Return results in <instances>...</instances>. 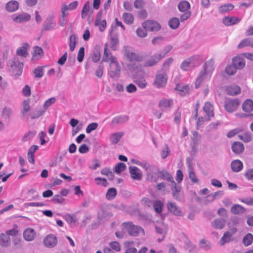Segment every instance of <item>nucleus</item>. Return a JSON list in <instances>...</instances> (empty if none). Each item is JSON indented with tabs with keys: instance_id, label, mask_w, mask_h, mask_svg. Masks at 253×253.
<instances>
[{
	"instance_id": "f257e3e1",
	"label": "nucleus",
	"mask_w": 253,
	"mask_h": 253,
	"mask_svg": "<svg viewBox=\"0 0 253 253\" xmlns=\"http://www.w3.org/2000/svg\"><path fill=\"white\" fill-rule=\"evenodd\" d=\"M123 50L125 57L130 62V63L128 64L129 69L133 70L137 69V62L142 61V56L133 52L130 47L127 46L124 47Z\"/></svg>"
},
{
	"instance_id": "f03ea898",
	"label": "nucleus",
	"mask_w": 253,
	"mask_h": 253,
	"mask_svg": "<svg viewBox=\"0 0 253 253\" xmlns=\"http://www.w3.org/2000/svg\"><path fill=\"white\" fill-rule=\"evenodd\" d=\"M122 230L126 231L130 236H137L140 233L144 234V230L140 226H135L132 222H124L122 224Z\"/></svg>"
},
{
	"instance_id": "7ed1b4c3",
	"label": "nucleus",
	"mask_w": 253,
	"mask_h": 253,
	"mask_svg": "<svg viewBox=\"0 0 253 253\" xmlns=\"http://www.w3.org/2000/svg\"><path fill=\"white\" fill-rule=\"evenodd\" d=\"M121 71V66L117 59L115 56H111V61L109 65V75L111 78L116 79L119 77Z\"/></svg>"
},
{
	"instance_id": "20e7f679",
	"label": "nucleus",
	"mask_w": 253,
	"mask_h": 253,
	"mask_svg": "<svg viewBox=\"0 0 253 253\" xmlns=\"http://www.w3.org/2000/svg\"><path fill=\"white\" fill-rule=\"evenodd\" d=\"M240 103V101L237 98L227 99L224 103V108L228 112L232 113L237 110Z\"/></svg>"
},
{
	"instance_id": "39448f33",
	"label": "nucleus",
	"mask_w": 253,
	"mask_h": 253,
	"mask_svg": "<svg viewBox=\"0 0 253 253\" xmlns=\"http://www.w3.org/2000/svg\"><path fill=\"white\" fill-rule=\"evenodd\" d=\"M168 81V76L165 72L161 71L158 72L155 77L154 84L157 87L165 86Z\"/></svg>"
},
{
	"instance_id": "423d86ee",
	"label": "nucleus",
	"mask_w": 253,
	"mask_h": 253,
	"mask_svg": "<svg viewBox=\"0 0 253 253\" xmlns=\"http://www.w3.org/2000/svg\"><path fill=\"white\" fill-rule=\"evenodd\" d=\"M237 232L236 228H232L226 231L220 239V245H224L226 243H229L234 240L233 235Z\"/></svg>"
},
{
	"instance_id": "0eeeda50",
	"label": "nucleus",
	"mask_w": 253,
	"mask_h": 253,
	"mask_svg": "<svg viewBox=\"0 0 253 253\" xmlns=\"http://www.w3.org/2000/svg\"><path fill=\"white\" fill-rule=\"evenodd\" d=\"M142 27L150 31H158L160 29V24L154 20H147L142 23Z\"/></svg>"
},
{
	"instance_id": "6e6552de",
	"label": "nucleus",
	"mask_w": 253,
	"mask_h": 253,
	"mask_svg": "<svg viewBox=\"0 0 253 253\" xmlns=\"http://www.w3.org/2000/svg\"><path fill=\"white\" fill-rule=\"evenodd\" d=\"M57 238L52 234L47 235L43 241L44 245L49 248L54 247L57 245Z\"/></svg>"
},
{
	"instance_id": "1a4fd4ad",
	"label": "nucleus",
	"mask_w": 253,
	"mask_h": 253,
	"mask_svg": "<svg viewBox=\"0 0 253 253\" xmlns=\"http://www.w3.org/2000/svg\"><path fill=\"white\" fill-rule=\"evenodd\" d=\"M214 62L212 59L207 61L203 66V70H202L208 75V77H211L212 72L214 69Z\"/></svg>"
},
{
	"instance_id": "9d476101",
	"label": "nucleus",
	"mask_w": 253,
	"mask_h": 253,
	"mask_svg": "<svg viewBox=\"0 0 253 253\" xmlns=\"http://www.w3.org/2000/svg\"><path fill=\"white\" fill-rule=\"evenodd\" d=\"M12 20L16 23H23L29 21L31 18L30 15L26 13L15 14L11 16Z\"/></svg>"
},
{
	"instance_id": "9b49d317",
	"label": "nucleus",
	"mask_w": 253,
	"mask_h": 253,
	"mask_svg": "<svg viewBox=\"0 0 253 253\" xmlns=\"http://www.w3.org/2000/svg\"><path fill=\"white\" fill-rule=\"evenodd\" d=\"M102 13L98 12L96 16L94 25L95 26L98 27L99 31L103 32L105 30L106 27V21L104 19H102Z\"/></svg>"
},
{
	"instance_id": "f8f14e48",
	"label": "nucleus",
	"mask_w": 253,
	"mask_h": 253,
	"mask_svg": "<svg viewBox=\"0 0 253 253\" xmlns=\"http://www.w3.org/2000/svg\"><path fill=\"white\" fill-rule=\"evenodd\" d=\"M129 172L131 177L134 180H140L142 177L141 170L136 167H130Z\"/></svg>"
},
{
	"instance_id": "ddd939ff",
	"label": "nucleus",
	"mask_w": 253,
	"mask_h": 253,
	"mask_svg": "<svg viewBox=\"0 0 253 253\" xmlns=\"http://www.w3.org/2000/svg\"><path fill=\"white\" fill-rule=\"evenodd\" d=\"M231 149L234 153L240 155L243 153L245 150L244 144L240 141H235L232 144Z\"/></svg>"
},
{
	"instance_id": "4468645a",
	"label": "nucleus",
	"mask_w": 253,
	"mask_h": 253,
	"mask_svg": "<svg viewBox=\"0 0 253 253\" xmlns=\"http://www.w3.org/2000/svg\"><path fill=\"white\" fill-rule=\"evenodd\" d=\"M29 44L27 43H24L21 47L17 49L16 54L19 56L26 58L29 55L28 49H29Z\"/></svg>"
},
{
	"instance_id": "2eb2a0df",
	"label": "nucleus",
	"mask_w": 253,
	"mask_h": 253,
	"mask_svg": "<svg viewBox=\"0 0 253 253\" xmlns=\"http://www.w3.org/2000/svg\"><path fill=\"white\" fill-rule=\"evenodd\" d=\"M208 75L203 71H201L199 75L196 79L195 82V86L196 88L200 87L201 84L206 81H209L211 77H208Z\"/></svg>"
},
{
	"instance_id": "dca6fc26",
	"label": "nucleus",
	"mask_w": 253,
	"mask_h": 253,
	"mask_svg": "<svg viewBox=\"0 0 253 253\" xmlns=\"http://www.w3.org/2000/svg\"><path fill=\"white\" fill-rule=\"evenodd\" d=\"M167 208L169 211L176 215L181 216L182 215V212L180 209L174 202H168L167 204Z\"/></svg>"
},
{
	"instance_id": "f3484780",
	"label": "nucleus",
	"mask_w": 253,
	"mask_h": 253,
	"mask_svg": "<svg viewBox=\"0 0 253 253\" xmlns=\"http://www.w3.org/2000/svg\"><path fill=\"white\" fill-rule=\"evenodd\" d=\"M225 91L228 95H237L241 93V88L236 84H232L226 86Z\"/></svg>"
},
{
	"instance_id": "a211bd4d",
	"label": "nucleus",
	"mask_w": 253,
	"mask_h": 253,
	"mask_svg": "<svg viewBox=\"0 0 253 253\" xmlns=\"http://www.w3.org/2000/svg\"><path fill=\"white\" fill-rule=\"evenodd\" d=\"M164 58V55L159 54V53L155 54L151 56L145 63L146 66H152L158 63L162 58Z\"/></svg>"
},
{
	"instance_id": "6ab92c4d",
	"label": "nucleus",
	"mask_w": 253,
	"mask_h": 253,
	"mask_svg": "<svg viewBox=\"0 0 253 253\" xmlns=\"http://www.w3.org/2000/svg\"><path fill=\"white\" fill-rule=\"evenodd\" d=\"M36 235L35 231L31 228H27L23 232V238L27 241H33Z\"/></svg>"
},
{
	"instance_id": "aec40b11",
	"label": "nucleus",
	"mask_w": 253,
	"mask_h": 253,
	"mask_svg": "<svg viewBox=\"0 0 253 253\" xmlns=\"http://www.w3.org/2000/svg\"><path fill=\"white\" fill-rule=\"evenodd\" d=\"M93 10L90 7V2L88 1H86L84 4L81 12V17L83 19H85L87 16H90L92 14Z\"/></svg>"
},
{
	"instance_id": "412c9836",
	"label": "nucleus",
	"mask_w": 253,
	"mask_h": 253,
	"mask_svg": "<svg viewBox=\"0 0 253 253\" xmlns=\"http://www.w3.org/2000/svg\"><path fill=\"white\" fill-rule=\"evenodd\" d=\"M175 90L178 91L179 93L185 94H189L191 93L192 87L189 85L184 84H177L175 87Z\"/></svg>"
},
{
	"instance_id": "4be33fe9",
	"label": "nucleus",
	"mask_w": 253,
	"mask_h": 253,
	"mask_svg": "<svg viewBox=\"0 0 253 253\" xmlns=\"http://www.w3.org/2000/svg\"><path fill=\"white\" fill-rule=\"evenodd\" d=\"M232 64L237 69H241L245 65L244 59L241 56H237L232 59Z\"/></svg>"
},
{
	"instance_id": "5701e85b",
	"label": "nucleus",
	"mask_w": 253,
	"mask_h": 253,
	"mask_svg": "<svg viewBox=\"0 0 253 253\" xmlns=\"http://www.w3.org/2000/svg\"><path fill=\"white\" fill-rule=\"evenodd\" d=\"M33 50L32 58L33 61L39 60L43 56L44 53L41 47L34 46Z\"/></svg>"
},
{
	"instance_id": "b1692460",
	"label": "nucleus",
	"mask_w": 253,
	"mask_h": 253,
	"mask_svg": "<svg viewBox=\"0 0 253 253\" xmlns=\"http://www.w3.org/2000/svg\"><path fill=\"white\" fill-rule=\"evenodd\" d=\"M239 139L245 143H249L252 140V134L250 132L245 131L243 128V132L238 134Z\"/></svg>"
},
{
	"instance_id": "393cba45",
	"label": "nucleus",
	"mask_w": 253,
	"mask_h": 253,
	"mask_svg": "<svg viewBox=\"0 0 253 253\" xmlns=\"http://www.w3.org/2000/svg\"><path fill=\"white\" fill-rule=\"evenodd\" d=\"M241 19L236 17H225L223 19V23L226 26H231L238 23Z\"/></svg>"
},
{
	"instance_id": "a878e982",
	"label": "nucleus",
	"mask_w": 253,
	"mask_h": 253,
	"mask_svg": "<svg viewBox=\"0 0 253 253\" xmlns=\"http://www.w3.org/2000/svg\"><path fill=\"white\" fill-rule=\"evenodd\" d=\"M230 211L234 214H241L244 213L246 209L240 205L236 204L231 208Z\"/></svg>"
},
{
	"instance_id": "bb28decb",
	"label": "nucleus",
	"mask_w": 253,
	"mask_h": 253,
	"mask_svg": "<svg viewBox=\"0 0 253 253\" xmlns=\"http://www.w3.org/2000/svg\"><path fill=\"white\" fill-rule=\"evenodd\" d=\"M231 168L234 172H237L243 169V164L240 160H235L231 162Z\"/></svg>"
},
{
	"instance_id": "cd10ccee",
	"label": "nucleus",
	"mask_w": 253,
	"mask_h": 253,
	"mask_svg": "<svg viewBox=\"0 0 253 253\" xmlns=\"http://www.w3.org/2000/svg\"><path fill=\"white\" fill-rule=\"evenodd\" d=\"M181 187L180 186L177 185L176 183L175 182H173L172 183V194L173 197L176 200H179L180 199L179 195L181 192Z\"/></svg>"
},
{
	"instance_id": "c85d7f7f",
	"label": "nucleus",
	"mask_w": 253,
	"mask_h": 253,
	"mask_svg": "<svg viewBox=\"0 0 253 253\" xmlns=\"http://www.w3.org/2000/svg\"><path fill=\"white\" fill-rule=\"evenodd\" d=\"M203 109L205 113L209 117L208 120H210V118L213 116V111L212 105L209 102L205 103Z\"/></svg>"
},
{
	"instance_id": "c756f323",
	"label": "nucleus",
	"mask_w": 253,
	"mask_h": 253,
	"mask_svg": "<svg viewBox=\"0 0 253 253\" xmlns=\"http://www.w3.org/2000/svg\"><path fill=\"white\" fill-rule=\"evenodd\" d=\"M173 104V101L171 99H163L160 101L159 106L162 110H166L170 108Z\"/></svg>"
},
{
	"instance_id": "7c9ffc66",
	"label": "nucleus",
	"mask_w": 253,
	"mask_h": 253,
	"mask_svg": "<svg viewBox=\"0 0 253 253\" xmlns=\"http://www.w3.org/2000/svg\"><path fill=\"white\" fill-rule=\"evenodd\" d=\"M19 7V3L17 1L11 0L7 3L5 6L6 10L9 12H14Z\"/></svg>"
},
{
	"instance_id": "2f4dec72",
	"label": "nucleus",
	"mask_w": 253,
	"mask_h": 253,
	"mask_svg": "<svg viewBox=\"0 0 253 253\" xmlns=\"http://www.w3.org/2000/svg\"><path fill=\"white\" fill-rule=\"evenodd\" d=\"M53 19V16H49L47 18L44 26V28L46 30L53 29L55 28L56 22L54 21Z\"/></svg>"
},
{
	"instance_id": "473e14b6",
	"label": "nucleus",
	"mask_w": 253,
	"mask_h": 253,
	"mask_svg": "<svg viewBox=\"0 0 253 253\" xmlns=\"http://www.w3.org/2000/svg\"><path fill=\"white\" fill-rule=\"evenodd\" d=\"M119 44L118 37L116 35H110V46L113 50H117V45Z\"/></svg>"
},
{
	"instance_id": "72a5a7b5",
	"label": "nucleus",
	"mask_w": 253,
	"mask_h": 253,
	"mask_svg": "<svg viewBox=\"0 0 253 253\" xmlns=\"http://www.w3.org/2000/svg\"><path fill=\"white\" fill-rule=\"evenodd\" d=\"M188 176L193 183H198L199 180L197 178L194 169L191 164H189L188 167Z\"/></svg>"
},
{
	"instance_id": "f704fd0d",
	"label": "nucleus",
	"mask_w": 253,
	"mask_h": 253,
	"mask_svg": "<svg viewBox=\"0 0 253 253\" xmlns=\"http://www.w3.org/2000/svg\"><path fill=\"white\" fill-rule=\"evenodd\" d=\"M243 110L246 112H250L253 110V101L247 99L242 104Z\"/></svg>"
},
{
	"instance_id": "c9c22d12",
	"label": "nucleus",
	"mask_w": 253,
	"mask_h": 253,
	"mask_svg": "<svg viewBox=\"0 0 253 253\" xmlns=\"http://www.w3.org/2000/svg\"><path fill=\"white\" fill-rule=\"evenodd\" d=\"M128 120V116L126 115H120L114 118L112 120V124L113 125L122 124L127 122Z\"/></svg>"
},
{
	"instance_id": "e433bc0d",
	"label": "nucleus",
	"mask_w": 253,
	"mask_h": 253,
	"mask_svg": "<svg viewBox=\"0 0 253 253\" xmlns=\"http://www.w3.org/2000/svg\"><path fill=\"white\" fill-rule=\"evenodd\" d=\"M193 58H189L185 60L181 64L180 68L183 71L189 70L193 64Z\"/></svg>"
},
{
	"instance_id": "4c0bfd02",
	"label": "nucleus",
	"mask_w": 253,
	"mask_h": 253,
	"mask_svg": "<svg viewBox=\"0 0 253 253\" xmlns=\"http://www.w3.org/2000/svg\"><path fill=\"white\" fill-rule=\"evenodd\" d=\"M124 135L123 132H119L113 133L110 137V140L112 144H117Z\"/></svg>"
},
{
	"instance_id": "58836bf2",
	"label": "nucleus",
	"mask_w": 253,
	"mask_h": 253,
	"mask_svg": "<svg viewBox=\"0 0 253 253\" xmlns=\"http://www.w3.org/2000/svg\"><path fill=\"white\" fill-rule=\"evenodd\" d=\"M10 243V237L6 234L2 233L0 235V245L2 246L7 247Z\"/></svg>"
},
{
	"instance_id": "ea45409f",
	"label": "nucleus",
	"mask_w": 253,
	"mask_h": 253,
	"mask_svg": "<svg viewBox=\"0 0 253 253\" xmlns=\"http://www.w3.org/2000/svg\"><path fill=\"white\" fill-rule=\"evenodd\" d=\"M134 82L141 88H143L146 86L147 83L144 76H136L134 77Z\"/></svg>"
},
{
	"instance_id": "a19ab883",
	"label": "nucleus",
	"mask_w": 253,
	"mask_h": 253,
	"mask_svg": "<svg viewBox=\"0 0 253 253\" xmlns=\"http://www.w3.org/2000/svg\"><path fill=\"white\" fill-rule=\"evenodd\" d=\"M153 206L156 212L161 213L162 212L164 204L161 201H155L153 202Z\"/></svg>"
},
{
	"instance_id": "79ce46f5",
	"label": "nucleus",
	"mask_w": 253,
	"mask_h": 253,
	"mask_svg": "<svg viewBox=\"0 0 253 253\" xmlns=\"http://www.w3.org/2000/svg\"><path fill=\"white\" fill-rule=\"evenodd\" d=\"M111 56H113L111 54L110 52L108 50V45L106 43L104 45V51L102 57V62H108L111 61Z\"/></svg>"
},
{
	"instance_id": "37998d69",
	"label": "nucleus",
	"mask_w": 253,
	"mask_h": 253,
	"mask_svg": "<svg viewBox=\"0 0 253 253\" xmlns=\"http://www.w3.org/2000/svg\"><path fill=\"white\" fill-rule=\"evenodd\" d=\"M123 19L126 23L131 24L133 22L134 17L132 14L126 12L123 15Z\"/></svg>"
},
{
	"instance_id": "c03bdc74",
	"label": "nucleus",
	"mask_w": 253,
	"mask_h": 253,
	"mask_svg": "<svg viewBox=\"0 0 253 253\" xmlns=\"http://www.w3.org/2000/svg\"><path fill=\"white\" fill-rule=\"evenodd\" d=\"M117 195V191L114 188H110L106 194V198L109 200L114 199Z\"/></svg>"
},
{
	"instance_id": "a18cd8bd",
	"label": "nucleus",
	"mask_w": 253,
	"mask_h": 253,
	"mask_svg": "<svg viewBox=\"0 0 253 253\" xmlns=\"http://www.w3.org/2000/svg\"><path fill=\"white\" fill-rule=\"evenodd\" d=\"M242 132H243L242 127H237L228 131L226 134V136L228 138H231L236 135H238Z\"/></svg>"
},
{
	"instance_id": "49530a36",
	"label": "nucleus",
	"mask_w": 253,
	"mask_h": 253,
	"mask_svg": "<svg viewBox=\"0 0 253 253\" xmlns=\"http://www.w3.org/2000/svg\"><path fill=\"white\" fill-rule=\"evenodd\" d=\"M225 224V220L224 219H215L212 223V226L217 229H222Z\"/></svg>"
},
{
	"instance_id": "de8ad7c7",
	"label": "nucleus",
	"mask_w": 253,
	"mask_h": 253,
	"mask_svg": "<svg viewBox=\"0 0 253 253\" xmlns=\"http://www.w3.org/2000/svg\"><path fill=\"white\" fill-rule=\"evenodd\" d=\"M234 8V6L229 3L221 5L218 8V10L221 13H226L232 10Z\"/></svg>"
},
{
	"instance_id": "09e8293b",
	"label": "nucleus",
	"mask_w": 253,
	"mask_h": 253,
	"mask_svg": "<svg viewBox=\"0 0 253 253\" xmlns=\"http://www.w3.org/2000/svg\"><path fill=\"white\" fill-rule=\"evenodd\" d=\"M190 4L187 1H182L178 4V7L180 11L184 12L190 8Z\"/></svg>"
},
{
	"instance_id": "8fccbe9b",
	"label": "nucleus",
	"mask_w": 253,
	"mask_h": 253,
	"mask_svg": "<svg viewBox=\"0 0 253 253\" xmlns=\"http://www.w3.org/2000/svg\"><path fill=\"white\" fill-rule=\"evenodd\" d=\"M169 25L173 29H176L179 25V19L176 17L170 19L169 21Z\"/></svg>"
},
{
	"instance_id": "3c124183",
	"label": "nucleus",
	"mask_w": 253,
	"mask_h": 253,
	"mask_svg": "<svg viewBox=\"0 0 253 253\" xmlns=\"http://www.w3.org/2000/svg\"><path fill=\"white\" fill-rule=\"evenodd\" d=\"M161 177L162 179H166L168 181L171 182V183L175 182L171 174L167 171H163L161 172Z\"/></svg>"
},
{
	"instance_id": "603ef678",
	"label": "nucleus",
	"mask_w": 253,
	"mask_h": 253,
	"mask_svg": "<svg viewBox=\"0 0 253 253\" xmlns=\"http://www.w3.org/2000/svg\"><path fill=\"white\" fill-rule=\"evenodd\" d=\"M243 242L246 246L250 245L253 242V235L251 233L247 234L243 238Z\"/></svg>"
},
{
	"instance_id": "864d4df0",
	"label": "nucleus",
	"mask_w": 253,
	"mask_h": 253,
	"mask_svg": "<svg viewBox=\"0 0 253 253\" xmlns=\"http://www.w3.org/2000/svg\"><path fill=\"white\" fill-rule=\"evenodd\" d=\"M33 73L35 78H41L43 76L44 74L43 68L42 66L38 67L35 69Z\"/></svg>"
},
{
	"instance_id": "5fc2aeb1",
	"label": "nucleus",
	"mask_w": 253,
	"mask_h": 253,
	"mask_svg": "<svg viewBox=\"0 0 253 253\" xmlns=\"http://www.w3.org/2000/svg\"><path fill=\"white\" fill-rule=\"evenodd\" d=\"M236 67L232 65L227 66L225 70L226 73L229 76H232L235 74L237 71Z\"/></svg>"
},
{
	"instance_id": "6e6d98bb",
	"label": "nucleus",
	"mask_w": 253,
	"mask_h": 253,
	"mask_svg": "<svg viewBox=\"0 0 253 253\" xmlns=\"http://www.w3.org/2000/svg\"><path fill=\"white\" fill-rule=\"evenodd\" d=\"M17 226L16 225L15 226V228L12 229H10V230H7L5 232V234L8 236L9 237L10 236H13L14 237H17V235L19 234V230L17 229Z\"/></svg>"
},
{
	"instance_id": "4d7b16f0",
	"label": "nucleus",
	"mask_w": 253,
	"mask_h": 253,
	"mask_svg": "<svg viewBox=\"0 0 253 253\" xmlns=\"http://www.w3.org/2000/svg\"><path fill=\"white\" fill-rule=\"evenodd\" d=\"M97 185H102L104 187H107L108 186L109 183L106 178H103L100 177H96L94 179Z\"/></svg>"
},
{
	"instance_id": "13d9d810",
	"label": "nucleus",
	"mask_w": 253,
	"mask_h": 253,
	"mask_svg": "<svg viewBox=\"0 0 253 253\" xmlns=\"http://www.w3.org/2000/svg\"><path fill=\"white\" fill-rule=\"evenodd\" d=\"M76 44V36L75 35H72L70 38L69 47L71 51H73L75 48Z\"/></svg>"
},
{
	"instance_id": "bf43d9fd",
	"label": "nucleus",
	"mask_w": 253,
	"mask_h": 253,
	"mask_svg": "<svg viewBox=\"0 0 253 253\" xmlns=\"http://www.w3.org/2000/svg\"><path fill=\"white\" fill-rule=\"evenodd\" d=\"M101 54L99 50L95 49L92 54L91 59L93 62L96 63L100 59Z\"/></svg>"
},
{
	"instance_id": "052dcab7",
	"label": "nucleus",
	"mask_w": 253,
	"mask_h": 253,
	"mask_svg": "<svg viewBox=\"0 0 253 253\" xmlns=\"http://www.w3.org/2000/svg\"><path fill=\"white\" fill-rule=\"evenodd\" d=\"M126 169V165L124 163H119L116 166L115 168V171L116 172L120 173V172L124 171Z\"/></svg>"
},
{
	"instance_id": "680f3d73",
	"label": "nucleus",
	"mask_w": 253,
	"mask_h": 253,
	"mask_svg": "<svg viewBox=\"0 0 253 253\" xmlns=\"http://www.w3.org/2000/svg\"><path fill=\"white\" fill-rule=\"evenodd\" d=\"M54 203L63 204L64 203L65 199L60 195H55L52 199Z\"/></svg>"
},
{
	"instance_id": "e2e57ef3",
	"label": "nucleus",
	"mask_w": 253,
	"mask_h": 253,
	"mask_svg": "<svg viewBox=\"0 0 253 253\" xmlns=\"http://www.w3.org/2000/svg\"><path fill=\"white\" fill-rule=\"evenodd\" d=\"M147 30L144 29V28H138L136 30V34L140 38H144L147 36Z\"/></svg>"
},
{
	"instance_id": "0e129e2a",
	"label": "nucleus",
	"mask_w": 253,
	"mask_h": 253,
	"mask_svg": "<svg viewBox=\"0 0 253 253\" xmlns=\"http://www.w3.org/2000/svg\"><path fill=\"white\" fill-rule=\"evenodd\" d=\"M12 111L11 109L8 107H5L2 111V115L5 118H9L12 114Z\"/></svg>"
},
{
	"instance_id": "69168bd1",
	"label": "nucleus",
	"mask_w": 253,
	"mask_h": 253,
	"mask_svg": "<svg viewBox=\"0 0 253 253\" xmlns=\"http://www.w3.org/2000/svg\"><path fill=\"white\" fill-rule=\"evenodd\" d=\"M97 126L98 124L96 123H92L89 124L86 128V133H90L92 131L95 130L97 128Z\"/></svg>"
},
{
	"instance_id": "338daca9",
	"label": "nucleus",
	"mask_w": 253,
	"mask_h": 253,
	"mask_svg": "<svg viewBox=\"0 0 253 253\" xmlns=\"http://www.w3.org/2000/svg\"><path fill=\"white\" fill-rule=\"evenodd\" d=\"M84 56V48L81 47L78 53L77 60L79 62H82L83 61Z\"/></svg>"
},
{
	"instance_id": "774afa93",
	"label": "nucleus",
	"mask_w": 253,
	"mask_h": 253,
	"mask_svg": "<svg viewBox=\"0 0 253 253\" xmlns=\"http://www.w3.org/2000/svg\"><path fill=\"white\" fill-rule=\"evenodd\" d=\"M239 201L247 205L253 206V198L247 197L245 199H240Z\"/></svg>"
}]
</instances>
